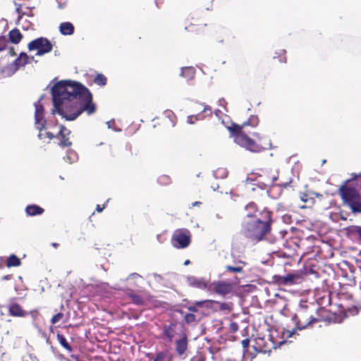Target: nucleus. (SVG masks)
Returning a JSON list of instances; mask_svg holds the SVG:
<instances>
[{
  "label": "nucleus",
  "instance_id": "14",
  "mask_svg": "<svg viewBox=\"0 0 361 361\" xmlns=\"http://www.w3.org/2000/svg\"><path fill=\"white\" fill-rule=\"evenodd\" d=\"M16 72V68L14 65H7L6 66H0V79L10 77Z\"/></svg>",
  "mask_w": 361,
  "mask_h": 361
},
{
  "label": "nucleus",
  "instance_id": "15",
  "mask_svg": "<svg viewBox=\"0 0 361 361\" xmlns=\"http://www.w3.org/2000/svg\"><path fill=\"white\" fill-rule=\"evenodd\" d=\"M9 314L13 317H24L26 315L25 312L17 303H12L8 307Z\"/></svg>",
  "mask_w": 361,
  "mask_h": 361
},
{
  "label": "nucleus",
  "instance_id": "13",
  "mask_svg": "<svg viewBox=\"0 0 361 361\" xmlns=\"http://www.w3.org/2000/svg\"><path fill=\"white\" fill-rule=\"evenodd\" d=\"M176 350L179 355L185 353L188 348V338L185 335L176 341Z\"/></svg>",
  "mask_w": 361,
  "mask_h": 361
},
{
  "label": "nucleus",
  "instance_id": "28",
  "mask_svg": "<svg viewBox=\"0 0 361 361\" xmlns=\"http://www.w3.org/2000/svg\"><path fill=\"white\" fill-rule=\"evenodd\" d=\"M204 118V116H202L201 114L190 115L187 117V123L188 124L192 125L195 124L197 121L203 120Z\"/></svg>",
  "mask_w": 361,
  "mask_h": 361
},
{
  "label": "nucleus",
  "instance_id": "54",
  "mask_svg": "<svg viewBox=\"0 0 361 361\" xmlns=\"http://www.w3.org/2000/svg\"><path fill=\"white\" fill-rule=\"evenodd\" d=\"M201 204V202H194L192 204V207H195V206H198Z\"/></svg>",
  "mask_w": 361,
  "mask_h": 361
},
{
  "label": "nucleus",
  "instance_id": "12",
  "mask_svg": "<svg viewBox=\"0 0 361 361\" xmlns=\"http://www.w3.org/2000/svg\"><path fill=\"white\" fill-rule=\"evenodd\" d=\"M188 284L192 287L198 288L200 289L209 288V283L203 278H197L195 276H188L187 278ZM209 288H211L209 287Z\"/></svg>",
  "mask_w": 361,
  "mask_h": 361
},
{
  "label": "nucleus",
  "instance_id": "49",
  "mask_svg": "<svg viewBox=\"0 0 361 361\" xmlns=\"http://www.w3.org/2000/svg\"><path fill=\"white\" fill-rule=\"evenodd\" d=\"M188 310L190 312H197V307L195 305L188 307Z\"/></svg>",
  "mask_w": 361,
  "mask_h": 361
},
{
  "label": "nucleus",
  "instance_id": "3",
  "mask_svg": "<svg viewBox=\"0 0 361 361\" xmlns=\"http://www.w3.org/2000/svg\"><path fill=\"white\" fill-rule=\"evenodd\" d=\"M35 126L39 130L38 138L44 142H49L52 139L59 140L57 144L62 147H71V130L62 126H51L47 123L44 118V108L40 103V99L35 102Z\"/></svg>",
  "mask_w": 361,
  "mask_h": 361
},
{
  "label": "nucleus",
  "instance_id": "25",
  "mask_svg": "<svg viewBox=\"0 0 361 361\" xmlns=\"http://www.w3.org/2000/svg\"><path fill=\"white\" fill-rule=\"evenodd\" d=\"M22 38V35L18 29H13L9 32V39L11 42L18 44Z\"/></svg>",
  "mask_w": 361,
  "mask_h": 361
},
{
  "label": "nucleus",
  "instance_id": "50",
  "mask_svg": "<svg viewBox=\"0 0 361 361\" xmlns=\"http://www.w3.org/2000/svg\"><path fill=\"white\" fill-rule=\"evenodd\" d=\"M242 343H243V347H244V348H246V347H247V345H248L249 341H248V340H243V341H242Z\"/></svg>",
  "mask_w": 361,
  "mask_h": 361
},
{
  "label": "nucleus",
  "instance_id": "46",
  "mask_svg": "<svg viewBox=\"0 0 361 361\" xmlns=\"http://www.w3.org/2000/svg\"><path fill=\"white\" fill-rule=\"evenodd\" d=\"M212 301L211 300H205V301H198V302H196L195 305L197 306H200V307H202L204 303H206V302H212Z\"/></svg>",
  "mask_w": 361,
  "mask_h": 361
},
{
  "label": "nucleus",
  "instance_id": "31",
  "mask_svg": "<svg viewBox=\"0 0 361 361\" xmlns=\"http://www.w3.org/2000/svg\"><path fill=\"white\" fill-rule=\"evenodd\" d=\"M164 116L168 118L171 122L172 123V126H174L176 125V122L173 119L176 118V116L173 114V112L171 110H166L164 112Z\"/></svg>",
  "mask_w": 361,
  "mask_h": 361
},
{
  "label": "nucleus",
  "instance_id": "53",
  "mask_svg": "<svg viewBox=\"0 0 361 361\" xmlns=\"http://www.w3.org/2000/svg\"><path fill=\"white\" fill-rule=\"evenodd\" d=\"M307 195H303L302 197H301V200L302 201H303L304 202H306L307 201Z\"/></svg>",
  "mask_w": 361,
  "mask_h": 361
},
{
  "label": "nucleus",
  "instance_id": "2",
  "mask_svg": "<svg viewBox=\"0 0 361 361\" xmlns=\"http://www.w3.org/2000/svg\"><path fill=\"white\" fill-rule=\"evenodd\" d=\"M246 209L253 210L255 214L248 213L245 215L242 224V233L252 241H261L271 231L270 212L267 209L258 211L254 202L247 204Z\"/></svg>",
  "mask_w": 361,
  "mask_h": 361
},
{
  "label": "nucleus",
  "instance_id": "58",
  "mask_svg": "<svg viewBox=\"0 0 361 361\" xmlns=\"http://www.w3.org/2000/svg\"><path fill=\"white\" fill-rule=\"evenodd\" d=\"M190 264V260L189 259H187L184 262V265H188Z\"/></svg>",
  "mask_w": 361,
  "mask_h": 361
},
{
  "label": "nucleus",
  "instance_id": "11",
  "mask_svg": "<svg viewBox=\"0 0 361 361\" xmlns=\"http://www.w3.org/2000/svg\"><path fill=\"white\" fill-rule=\"evenodd\" d=\"M214 290L221 295H225L231 291L232 286L230 283L226 282H214L212 285Z\"/></svg>",
  "mask_w": 361,
  "mask_h": 361
},
{
  "label": "nucleus",
  "instance_id": "23",
  "mask_svg": "<svg viewBox=\"0 0 361 361\" xmlns=\"http://www.w3.org/2000/svg\"><path fill=\"white\" fill-rule=\"evenodd\" d=\"M20 264V259L14 254L11 255L6 260V267L8 268L12 267H19Z\"/></svg>",
  "mask_w": 361,
  "mask_h": 361
},
{
  "label": "nucleus",
  "instance_id": "59",
  "mask_svg": "<svg viewBox=\"0 0 361 361\" xmlns=\"http://www.w3.org/2000/svg\"><path fill=\"white\" fill-rule=\"evenodd\" d=\"M268 145H269V148H272V145H271V143L270 142L268 143Z\"/></svg>",
  "mask_w": 361,
  "mask_h": 361
},
{
  "label": "nucleus",
  "instance_id": "6",
  "mask_svg": "<svg viewBox=\"0 0 361 361\" xmlns=\"http://www.w3.org/2000/svg\"><path fill=\"white\" fill-rule=\"evenodd\" d=\"M339 193L343 205L348 207L353 214H361V194L354 188L343 187Z\"/></svg>",
  "mask_w": 361,
  "mask_h": 361
},
{
  "label": "nucleus",
  "instance_id": "43",
  "mask_svg": "<svg viewBox=\"0 0 361 361\" xmlns=\"http://www.w3.org/2000/svg\"><path fill=\"white\" fill-rule=\"evenodd\" d=\"M141 277L142 276L140 274H138L137 273H133V274L129 275L128 279H137L141 278Z\"/></svg>",
  "mask_w": 361,
  "mask_h": 361
},
{
  "label": "nucleus",
  "instance_id": "9",
  "mask_svg": "<svg viewBox=\"0 0 361 361\" xmlns=\"http://www.w3.org/2000/svg\"><path fill=\"white\" fill-rule=\"evenodd\" d=\"M274 280L280 286H290L299 283L302 278L300 271H295L285 276H274Z\"/></svg>",
  "mask_w": 361,
  "mask_h": 361
},
{
  "label": "nucleus",
  "instance_id": "48",
  "mask_svg": "<svg viewBox=\"0 0 361 361\" xmlns=\"http://www.w3.org/2000/svg\"><path fill=\"white\" fill-rule=\"evenodd\" d=\"M231 326L233 331H235L238 330V324L236 323H232Z\"/></svg>",
  "mask_w": 361,
  "mask_h": 361
},
{
  "label": "nucleus",
  "instance_id": "38",
  "mask_svg": "<svg viewBox=\"0 0 361 361\" xmlns=\"http://www.w3.org/2000/svg\"><path fill=\"white\" fill-rule=\"evenodd\" d=\"M16 12L18 14L17 24H20L23 21V16L25 14V13H21V6L20 4H18L16 8Z\"/></svg>",
  "mask_w": 361,
  "mask_h": 361
},
{
  "label": "nucleus",
  "instance_id": "24",
  "mask_svg": "<svg viewBox=\"0 0 361 361\" xmlns=\"http://www.w3.org/2000/svg\"><path fill=\"white\" fill-rule=\"evenodd\" d=\"M348 233L353 236L357 238V240L361 242V226H351L348 228Z\"/></svg>",
  "mask_w": 361,
  "mask_h": 361
},
{
  "label": "nucleus",
  "instance_id": "40",
  "mask_svg": "<svg viewBox=\"0 0 361 361\" xmlns=\"http://www.w3.org/2000/svg\"><path fill=\"white\" fill-rule=\"evenodd\" d=\"M56 1L58 4V8L62 9L66 7L68 0H56Z\"/></svg>",
  "mask_w": 361,
  "mask_h": 361
},
{
  "label": "nucleus",
  "instance_id": "1",
  "mask_svg": "<svg viewBox=\"0 0 361 361\" xmlns=\"http://www.w3.org/2000/svg\"><path fill=\"white\" fill-rule=\"evenodd\" d=\"M54 104L53 114H58L66 121L75 120L83 111L94 114L96 106L89 90L72 80H61L51 89Z\"/></svg>",
  "mask_w": 361,
  "mask_h": 361
},
{
  "label": "nucleus",
  "instance_id": "47",
  "mask_svg": "<svg viewBox=\"0 0 361 361\" xmlns=\"http://www.w3.org/2000/svg\"><path fill=\"white\" fill-rule=\"evenodd\" d=\"M105 208V204L103 205V207H101L100 205L97 204L96 210L98 212H101L103 211V209Z\"/></svg>",
  "mask_w": 361,
  "mask_h": 361
},
{
  "label": "nucleus",
  "instance_id": "51",
  "mask_svg": "<svg viewBox=\"0 0 361 361\" xmlns=\"http://www.w3.org/2000/svg\"><path fill=\"white\" fill-rule=\"evenodd\" d=\"M114 121H109L106 122V125L109 128H111V123H114Z\"/></svg>",
  "mask_w": 361,
  "mask_h": 361
},
{
  "label": "nucleus",
  "instance_id": "17",
  "mask_svg": "<svg viewBox=\"0 0 361 361\" xmlns=\"http://www.w3.org/2000/svg\"><path fill=\"white\" fill-rule=\"evenodd\" d=\"M59 31L63 35H71L74 32V26L70 22H64L60 24Z\"/></svg>",
  "mask_w": 361,
  "mask_h": 361
},
{
  "label": "nucleus",
  "instance_id": "45",
  "mask_svg": "<svg viewBox=\"0 0 361 361\" xmlns=\"http://www.w3.org/2000/svg\"><path fill=\"white\" fill-rule=\"evenodd\" d=\"M253 136L259 141H261L263 139V137L259 133H253Z\"/></svg>",
  "mask_w": 361,
  "mask_h": 361
},
{
  "label": "nucleus",
  "instance_id": "34",
  "mask_svg": "<svg viewBox=\"0 0 361 361\" xmlns=\"http://www.w3.org/2000/svg\"><path fill=\"white\" fill-rule=\"evenodd\" d=\"M226 269L230 272H234V273H241L243 271V267L241 266H230L228 265L226 267Z\"/></svg>",
  "mask_w": 361,
  "mask_h": 361
},
{
  "label": "nucleus",
  "instance_id": "22",
  "mask_svg": "<svg viewBox=\"0 0 361 361\" xmlns=\"http://www.w3.org/2000/svg\"><path fill=\"white\" fill-rule=\"evenodd\" d=\"M195 68L192 67H183L180 73V77L186 78L188 80L192 79L195 75Z\"/></svg>",
  "mask_w": 361,
  "mask_h": 361
},
{
  "label": "nucleus",
  "instance_id": "7",
  "mask_svg": "<svg viewBox=\"0 0 361 361\" xmlns=\"http://www.w3.org/2000/svg\"><path fill=\"white\" fill-rule=\"evenodd\" d=\"M191 242V233L186 228L176 230L171 238L172 245L178 249H184L189 246Z\"/></svg>",
  "mask_w": 361,
  "mask_h": 361
},
{
  "label": "nucleus",
  "instance_id": "18",
  "mask_svg": "<svg viewBox=\"0 0 361 361\" xmlns=\"http://www.w3.org/2000/svg\"><path fill=\"white\" fill-rule=\"evenodd\" d=\"M29 59H30L26 54L21 53L20 56L10 65H14L17 71L20 67L24 66L27 64L29 62Z\"/></svg>",
  "mask_w": 361,
  "mask_h": 361
},
{
  "label": "nucleus",
  "instance_id": "16",
  "mask_svg": "<svg viewBox=\"0 0 361 361\" xmlns=\"http://www.w3.org/2000/svg\"><path fill=\"white\" fill-rule=\"evenodd\" d=\"M173 355L168 350H162L157 353L153 358V361H173Z\"/></svg>",
  "mask_w": 361,
  "mask_h": 361
},
{
  "label": "nucleus",
  "instance_id": "42",
  "mask_svg": "<svg viewBox=\"0 0 361 361\" xmlns=\"http://www.w3.org/2000/svg\"><path fill=\"white\" fill-rule=\"evenodd\" d=\"M226 102L224 98H221L219 99L218 105L220 106H222L226 111H228L226 108Z\"/></svg>",
  "mask_w": 361,
  "mask_h": 361
},
{
  "label": "nucleus",
  "instance_id": "44",
  "mask_svg": "<svg viewBox=\"0 0 361 361\" xmlns=\"http://www.w3.org/2000/svg\"><path fill=\"white\" fill-rule=\"evenodd\" d=\"M349 313L352 315L356 314L358 312V309L354 307L352 310L349 309Z\"/></svg>",
  "mask_w": 361,
  "mask_h": 361
},
{
  "label": "nucleus",
  "instance_id": "55",
  "mask_svg": "<svg viewBox=\"0 0 361 361\" xmlns=\"http://www.w3.org/2000/svg\"><path fill=\"white\" fill-rule=\"evenodd\" d=\"M10 277H11V276H10V275H6V276H4V277H3V279H4V280H8V279H10Z\"/></svg>",
  "mask_w": 361,
  "mask_h": 361
},
{
  "label": "nucleus",
  "instance_id": "57",
  "mask_svg": "<svg viewBox=\"0 0 361 361\" xmlns=\"http://www.w3.org/2000/svg\"><path fill=\"white\" fill-rule=\"evenodd\" d=\"M216 218L220 219L222 218V216L219 214H216Z\"/></svg>",
  "mask_w": 361,
  "mask_h": 361
},
{
  "label": "nucleus",
  "instance_id": "10",
  "mask_svg": "<svg viewBox=\"0 0 361 361\" xmlns=\"http://www.w3.org/2000/svg\"><path fill=\"white\" fill-rule=\"evenodd\" d=\"M263 174L259 176L261 180H257V185L262 189H264L268 186H271L278 179V173L275 172L274 174L269 175L268 171H263Z\"/></svg>",
  "mask_w": 361,
  "mask_h": 361
},
{
  "label": "nucleus",
  "instance_id": "32",
  "mask_svg": "<svg viewBox=\"0 0 361 361\" xmlns=\"http://www.w3.org/2000/svg\"><path fill=\"white\" fill-rule=\"evenodd\" d=\"M158 182L161 185H169V183H171V180L169 176L163 175L159 178Z\"/></svg>",
  "mask_w": 361,
  "mask_h": 361
},
{
  "label": "nucleus",
  "instance_id": "30",
  "mask_svg": "<svg viewBox=\"0 0 361 361\" xmlns=\"http://www.w3.org/2000/svg\"><path fill=\"white\" fill-rule=\"evenodd\" d=\"M214 176L216 178H225L228 176V171L226 169H219L214 173Z\"/></svg>",
  "mask_w": 361,
  "mask_h": 361
},
{
  "label": "nucleus",
  "instance_id": "20",
  "mask_svg": "<svg viewBox=\"0 0 361 361\" xmlns=\"http://www.w3.org/2000/svg\"><path fill=\"white\" fill-rule=\"evenodd\" d=\"M25 212L28 216H36L42 214L44 209L36 204H30L26 207Z\"/></svg>",
  "mask_w": 361,
  "mask_h": 361
},
{
  "label": "nucleus",
  "instance_id": "37",
  "mask_svg": "<svg viewBox=\"0 0 361 361\" xmlns=\"http://www.w3.org/2000/svg\"><path fill=\"white\" fill-rule=\"evenodd\" d=\"M63 317V313H58L56 314H55L51 319V323L52 324H56L57 322H59L62 318Z\"/></svg>",
  "mask_w": 361,
  "mask_h": 361
},
{
  "label": "nucleus",
  "instance_id": "5",
  "mask_svg": "<svg viewBox=\"0 0 361 361\" xmlns=\"http://www.w3.org/2000/svg\"><path fill=\"white\" fill-rule=\"evenodd\" d=\"M292 320L295 323V327L292 330L284 331L283 332V337L284 338L295 337V335H298L297 333L298 330H304L312 324L317 322V319L314 318L310 313L308 306L305 303L300 304L297 312L293 317Z\"/></svg>",
  "mask_w": 361,
  "mask_h": 361
},
{
  "label": "nucleus",
  "instance_id": "4",
  "mask_svg": "<svg viewBox=\"0 0 361 361\" xmlns=\"http://www.w3.org/2000/svg\"><path fill=\"white\" fill-rule=\"evenodd\" d=\"M257 123V117L251 116L247 121L244 122L241 126L232 123L231 126H228L226 128L230 132L231 136L234 137V142L237 145L252 152L258 153L267 148L256 143L255 140L249 137L243 131V128L245 126H256Z\"/></svg>",
  "mask_w": 361,
  "mask_h": 361
},
{
  "label": "nucleus",
  "instance_id": "36",
  "mask_svg": "<svg viewBox=\"0 0 361 361\" xmlns=\"http://www.w3.org/2000/svg\"><path fill=\"white\" fill-rule=\"evenodd\" d=\"M132 301L138 305H142V299L138 295L133 294L131 295Z\"/></svg>",
  "mask_w": 361,
  "mask_h": 361
},
{
  "label": "nucleus",
  "instance_id": "8",
  "mask_svg": "<svg viewBox=\"0 0 361 361\" xmlns=\"http://www.w3.org/2000/svg\"><path fill=\"white\" fill-rule=\"evenodd\" d=\"M27 47L30 51H37V55L38 56H42L50 52L53 48L50 41L45 37H39L31 41Z\"/></svg>",
  "mask_w": 361,
  "mask_h": 361
},
{
  "label": "nucleus",
  "instance_id": "33",
  "mask_svg": "<svg viewBox=\"0 0 361 361\" xmlns=\"http://www.w3.org/2000/svg\"><path fill=\"white\" fill-rule=\"evenodd\" d=\"M220 310L223 311H226L227 312H230L232 310V304L230 302H223L219 303Z\"/></svg>",
  "mask_w": 361,
  "mask_h": 361
},
{
  "label": "nucleus",
  "instance_id": "26",
  "mask_svg": "<svg viewBox=\"0 0 361 361\" xmlns=\"http://www.w3.org/2000/svg\"><path fill=\"white\" fill-rule=\"evenodd\" d=\"M63 159L66 162L69 164H73L77 161L78 154L73 150H68Z\"/></svg>",
  "mask_w": 361,
  "mask_h": 361
},
{
  "label": "nucleus",
  "instance_id": "60",
  "mask_svg": "<svg viewBox=\"0 0 361 361\" xmlns=\"http://www.w3.org/2000/svg\"><path fill=\"white\" fill-rule=\"evenodd\" d=\"M250 181H252V178H248L247 179V181H250Z\"/></svg>",
  "mask_w": 361,
  "mask_h": 361
},
{
  "label": "nucleus",
  "instance_id": "19",
  "mask_svg": "<svg viewBox=\"0 0 361 361\" xmlns=\"http://www.w3.org/2000/svg\"><path fill=\"white\" fill-rule=\"evenodd\" d=\"M6 51L11 56H15L16 54L14 48L12 46H8V44L4 37H0V51Z\"/></svg>",
  "mask_w": 361,
  "mask_h": 361
},
{
  "label": "nucleus",
  "instance_id": "21",
  "mask_svg": "<svg viewBox=\"0 0 361 361\" xmlns=\"http://www.w3.org/2000/svg\"><path fill=\"white\" fill-rule=\"evenodd\" d=\"M176 326V324L171 323L164 326V334L169 341H171V339L173 337Z\"/></svg>",
  "mask_w": 361,
  "mask_h": 361
},
{
  "label": "nucleus",
  "instance_id": "56",
  "mask_svg": "<svg viewBox=\"0 0 361 361\" xmlns=\"http://www.w3.org/2000/svg\"><path fill=\"white\" fill-rule=\"evenodd\" d=\"M220 112H221V111H220L219 110H216V111H214V114H215V115H216V116H219V113H220Z\"/></svg>",
  "mask_w": 361,
  "mask_h": 361
},
{
  "label": "nucleus",
  "instance_id": "29",
  "mask_svg": "<svg viewBox=\"0 0 361 361\" xmlns=\"http://www.w3.org/2000/svg\"><path fill=\"white\" fill-rule=\"evenodd\" d=\"M94 82L98 85L104 86L106 84V78L102 74H98L95 77Z\"/></svg>",
  "mask_w": 361,
  "mask_h": 361
},
{
  "label": "nucleus",
  "instance_id": "52",
  "mask_svg": "<svg viewBox=\"0 0 361 361\" xmlns=\"http://www.w3.org/2000/svg\"><path fill=\"white\" fill-rule=\"evenodd\" d=\"M245 212H246V215L248 214V213H251L252 215L255 214V212L253 210H251V209H248L247 210L246 209V207H245Z\"/></svg>",
  "mask_w": 361,
  "mask_h": 361
},
{
  "label": "nucleus",
  "instance_id": "27",
  "mask_svg": "<svg viewBox=\"0 0 361 361\" xmlns=\"http://www.w3.org/2000/svg\"><path fill=\"white\" fill-rule=\"evenodd\" d=\"M57 340L59 342V343L65 349H66L68 352H71L73 350L71 346L69 345V343L67 342L66 338L63 335L58 334H57Z\"/></svg>",
  "mask_w": 361,
  "mask_h": 361
},
{
  "label": "nucleus",
  "instance_id": "35",
  "mask_svg": "<svg viewBox=\"0 0 361 361\" xmlns=\"http://www.w3.org/2000/svg\"><path fill=\"white\" fill-rule=\"evenodd\" d=\"M185 320L187 324H192L195 322L196 318L193 314L188 313L185 315Z\"/></svg>",
  "mask_w": 361,
  "mask_h": 361
},
{
  "label": "nucleus",
  "instance_id": "61",
  "mask_svg": "<svg viewBox=\"0 0 361 361\" xmlns=\"http://www.w3.org/2000/svg\"><path fill=\"white\" fill-rule=\"evenodd\" d=\"M114 130L115 131H121V129L114 128Z\"/></svg>",
  "mask_w": 361,
  "mask_h": 361
},
{
  "label": "nucleus",
  "instance_id": "41",
  "mask_svg": "<svg viewBox=\"0 0 361 361\" xmlns=\"http://www.w3.org/2000/svg\"><path fill=\"white\" fill-rule=\"evenodd\" d=\"M20 24H22V27L24 30H28L31 26V23L29 21H27L26 20H25L24 23L23 20L19 25H20Z\"/></svg>",
  "mask_w": 361,
  "mask_h": 361
},
{
  "label": "nucleus",
  "instance_id": "39",
  "mask_svg": "<svg viewBox=\"0 0 361 361\" xmlns=\"http://www.w3.org/2000/svg\"><path fill=\"white\" fill-rule=\"evenodd\" d=\"M201 105L204 106L202 112L205 113L207 116H210L212 113V108L204 104H201Z\"/></svg>",
  "mask_w": 361,
  "mask_h": 361
}]
</instances>
